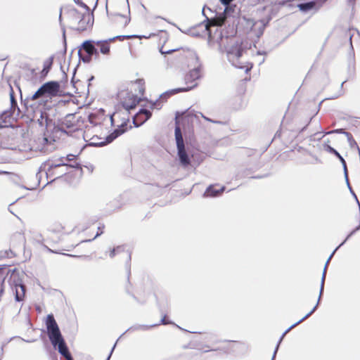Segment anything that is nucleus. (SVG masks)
<instances>
[{"mask_svg": "<svg viewBox=\"0 0 360 360\" xmlns=\"http://www.w3.org/2000/svg\"><path fill=\"white\" fill-rule=\"evenodd\" d=\"M177 328H179L180 330H182V328L180 327L179 326H177Z\"/></svg>", "mask_w": 360, "mask_h": 360, "instance_id": "50", "label": "nucleus"}, {"mask_svg": "<svg viewBox=\"0 0 360 360\" xmlns=\"http://www.w3.org/2000/svg\"><path fill=\"white\" fill-rule=\"evenodd\" d=\"M268 21L265 20H255L253 19L246 20V25L250 27V31L257 37H261L264 31Z\"/></svg>", "mask_w": 360, "mask_h": 360, "instance_id": "11", "label": "nucleus"}, {"mask_svg": "<svg viewBox=\"0 0 360 360\" xmlns=\"http://www.w3.org/2000/svg\"><path fill=\"white\" fill-rule=\"evenodd\" d=\"M201 77L200 68H194L186 74L184 77L185 86L181 88H178L175 90L176 92L188 91L197 85V80Z\"/></svg>", "mask_w": 360, "mask_h": 360, "instance_id": "7", "label": "nucleus"}, {"mask_svg": "<svg viewBox=\"0 0 360 360\" xmlns=\"http://www.w3.org/2000/svg\"><path fill=\"white\" fill-rule=\"evenodd\" d=\"M330 141L328 140L326 142H325L322 147H323V149L330 153H331L332 152H334L335 151V149L333 148H332L330 146Z\"/></svg>", "mask_w": 360, "mask_h": 360, "instance_id": "28", "label": "nucleus"}, {"mask_svg": "<svg viewBox=\"0 0 360 360\" xmlns=\"http://www.w3.org/2000/svg\"><path fill=\"white\" fill-rule=\"evenodd\" d=\"M78 119L75 114L67 115L63 122L62 127L70 131H75L77 129Z\"/></svg>", "mask_w": 360, "mask_h": 360, "instance_id": "14", "label": "nucleus"}, {"mask_svg": "<svg viewBox=\"0 0 360 360\" xmlns=\"http://www.w3.org/2000/svg\"><path fill=\"white\" fill-rule=\"evenodd\" d=\"M333 253L329 257V258L328 259V260L326 261V264H325V266L323 267V270H326L327 269V267H328V264L330 261V259H331L332 256H333Z\"/></svg>", "mask_w": 360, "mask_h": 360, "instance_id": "34", "label": "nucleus"}, {"mask_svg": "<svg viewBox=\"0 0 360 360\" xmlns=\"http://www.w3.org/2000/svg\"><path fill=\"white\" fill-rule=\"evenodd\" d=\"M132 37L133 36L129 35H119L105 39L84 41L79 49V56L84 63H90L93 58L99 60L101 56L108 58L112 55V43L117 40L124 41Z\"/></svg>", "mask_w": 360, "mask_h": 360, "instance_id": "1", "label": "nucleus"}, {"mask_svg": "<svg viewBox=\"0 0 360 360\" xmlns=\"http://www.w3.org/2000/svg\"><path fill=\"white\" fill-rule=\"evenodd\" d=\"M89 131V129H88L87 131H85V133H86V136H88Z\"/></svg>", "mask_w": 360, "mask_h": 360, "instance_id": "45", "label": "nucleus"}, {"mask_svg": "<svg viewBox=\"0 0 360 360\" xmlns=\"http://www.w3.org/2000/svg\"><path fill=\"white\" fill-rule=\"evenodd\" d=\"M154 37H159V44L161 45L160 51L162 54H170L169 60L176 65L189 67L198 62V57L195 53L190 49H167L165 43L169 41V34L164 30H159Z\"/></svg>", "mask_w": 360, "mask_h": 360, "instance_id": "2", "label": "nucleus"}, {"mask_svg": "<svg viewBox=\"0 0 360 360\" xmlns=\"http://www.w3.org/2000/svg\"><path fill=\"white\" fill-rule=\"evenodd\" d=\"M132 297H133V298H134V299L137 302H139V300L137 299V297H136L135 295H132Z\"/></svg>", "mask_w": 360, "mask_h": 360, "instance_id": "43", "label": "nucleus"}, {"mask_svg": "<svg viewBox=\"0 0 360 360\" xmlns=\"http://www.w3.org/2000/svg\"><path fill=\"white\" fill-rule=\"evenodd\" d=\"M130 18L129 15L120 13L115 14L111 18L112 25L118 29L124 28L129 22Z\"/></svg>", "mask_w": 360, "mask_h": 360, "instance_id": "13", "label": "nucleus"}, {"mask_svg": "<svg viewBox=\"0 0 360 360\" xmlns=\"http://www.w3.org/2000/svg\"><path fill=\"white\" fill-rule=\"evenodd\" d=\"M11 101H14V96H13V89L11 88Z\"/></svg>", "mask_w": 360, "mask_h": 360, "instance_id": "39", "label": "nucleus"}, {"mask_svg": "<svg viewBox=\"0 0 360 360\" xmlns=\"http://www.w3.org/2000/svg\"><path fill=\"white\" fill-rule=\"evenodd\" d=\"M51 65V62L49 63L45 64L44 67V69L42 70V72L45 73V74H47L49 72V71Z\"/></svg>", "mask_w": 360, "mask_h": 360, "instance_id": "29", "label": "nucleus"}, {"mask_svg": "<svg viewBox=\"0 0 360 360\" xmlns=\"http://www.w3.org/2000/svg\"><path fill=\"white\" fill-rule=\"evenodd\" d=\"M50 342L53 347L58 350V353L61 356H64L67 360H74L62 335L57 338H53L52 341Z\"/></svg>", "mask_w": 360, "mask_h": 360, "instance_id": "9", "label": "nucleus"}, {"mask_svg": "<svg viewBox=\"0 0 360 360\" xmlns=\"http://www.w3.org/2000/svg\"><path fill=\"white\" fill-rule=\"evenodd\" d=\"M104 228H105L104 225H102L101 226H98V231H97L96 235L92 238L88 239V240H81V242L91 241V240L95 239L96 238H97L98 236H99L100 235H101L103 233Z\"/></svg>", "mask_w": 360, "mask_h": 360, "instance_id": "27", "label": "nucleus"}, {"mask_svg": "<svg viewBox=\"0 0 360 360\" xmlns=\"http://www.w3.org/2000/svg\"><path fill=\"white\" fill-rule=\"evenodd\" d=\"M186 120H188V118L184 115L176 117L175 139L178 150V156L179 158L180 163L184 167H188L191 165L189 157L185 149L180 127V124L185 122Z\"/></svg>", "mask_w": 360, "mask_h": 360, "instance_id": "3", "label": "nucleus"}, {"mask_svg": "<svg viewBox=\"0 0 360 360\" xmlns=\"http://www.w3.org/2000/svg\"><path fill=\"white\" fill-rule=\"evenodd\" d=\"M131 91H132L134 94L138 95L139 97L143 96L146 91L144 79H137L136 81L131 82Z\"/></svg>", "mask_w": 360, "mask_h": 360, "instance_id": "16", "label": "nucleus"}, {"mask_svg": "<svg viewBox=\"0 0 360 360\" xmlns=\"http://www.w3.org/2000/svg\"><path fill=\"white\" fill-rule=\"evenodd\" d=\"M89 120L94 127L104 126L109 124V117L102 112L91 114Z\"/></svg>", "mask_w": 360, "mask_h": 360, "instance_id": "12", "label": "nucleus"}, {"mask_svg": "<svg viewBox=\"0 0 360 360\" xmlns=\"http://www.w3.org/2000/svg\"><path fill=\"white\" fill-rule=\"evenodd\" d=\"M157 305L159 308L160 312L162 314V319L160 321V323H158L159 325H167V324H174V323L172 321L166 320L167 317V311L168 309V302L167 300H165L162 302V303H160L158 300H157Z\"/></svg>", "mask_w": 360, "mask_h": 360, "instance_id": "15", "label": "nucleus"}, {"mask_svg": "<svg viewBox=\"0 0 360 360\" xmlns=\"http://www.w3.org/2000/svg\"><path fill=\"white\" fill-rule=\"evenodd\" d=\"M41 338L42 339H43V338H44V337L43 336V335H42V334L41 335Z\"/></svg>", "mask_w": 360, "mask_h": 360, "instance_id": "56", "label": "nucleus"}, {"mask_svg": "<svg viewBox=\"0 0 360 360\" xmlns=\"http://www.w3.org/2000/svg\"><path fill=\"white\" fill-rule=\"evenodd\" d=\"M158 324H152V325H141V324H136L134 326H131L124 333H122V335H124L127 332L130 330H146L149 328H153L157 326Z\"/></svg>", "mask_w": 360, "mask_h": 360, "instance_id": "22", "label": "nucleus"}, {"mask_svg": "<svg viewBox=\"0 0 360 360\" xmlns=\"http://www.w3.org/2000/svg\"><path fill=\"white\" fill-rule=\"evenodd\" d=\"M151 117V112L146 109L141 110L137 114H136L134 117V124L139 127L143 124L146 121H147Z\"/></svg>", "mask_w": 360, "mask_h": 360, "instance_id": "17", "label": "nucleus"}, {"mask_svg": "<svg viewBox=\"0 0 360 360\" xmlns=\"http://www.w3.org/2000/svg\"><path fill=\"white\" fill-rule=\"evenodd\" d=\"M226 19V17L225 13H224L219 16L209 20L207 25V29H208L210 26H221L224 23Z\"/></svg>", "mask_w": 360, "mask_h": 360, "instance_id": "20", "label": "nucleus"}, {"mask_svg": "<svg viewBox=\"0 0 360 360\" xmlns=\"http://www.w3.org/2000/svg\"><path fill=\"white\" fill-rule=\"evenodd\" d=\"M224 189V186L218 187L217 185H212L207 188L206 193L209 196L215 197L222 193Z\"/></svg>", "mask_w": 360, "mask_h": 360, "instance_id": "21", "label": "nucleus"}, {"mask_svg": "<svg viewBox=\"0 0 360 360\" xmlns=\"http://www.w3.org/2000/svg\"><path fill=\"white\" fill-rule=\"evenodd\" d=\"M177 328H179L180 330H182V328L180 327L179 326H177Z\"/></svg>", "mask_w": 360, "mask_h": 360, "instance_id": "48", "label": "nucleus"}, {"mask_svg": "<svg viewBox=\"0 0 360 360\" xmlns=\"http://www.w3.org/2000/svg\"><path fill=\"white\" fill-rule=\"evenodd\" d=\"M16 253L11 249L0 251V258H12L15 257Z\"/></svg>", "mask_w": 360, "mask_h": 360, "instance_id": "26", "label": "nucleus"}, {"mask_svg": "<svg viewBox=\"0 0 360 360\" xmlns=\"http://www.w3.org/2000/svg\"><path fill=\"white\" fill-rule=\"evenodd\" d=\"M278 350V345H276V347H275V349H274V352L271 360H274L275 359L276 355V353H277Z\"/></svg>", "mask_w": 360, "mask_h": 360, "instance_id": "32", "label": "nucleus"}, {"mask_svg": "<svg viewBox=\"0 0 360 360\" xmlns=\"http://www.w3.org/2000/svg\"><path fill=\"white\" fill-rule=\"evenodd\" d=\"M122 335H122L120 338H118V340L116 341V342H117V341H118L119 340H120V338H121Z\"/></svg>", "mask_w": 360, "mask_h": 360, "instance_id": "53", "label": "nucleus"}, {"mask_svg": "<svg viewBox=\"0 0 360 360\" xmlns=\"http://www.w3.org/2000/svg\"><path fill=\"white\" fill-rule=\"evenodd\" d=\"M339 160L344 165L345 167H346V162H345V159L342 156H340V158H339Z\"/></svg>", "mask_w": 360, "mask_h": 360, "instance_id": "37", "label": "nucleus"}, {"mask_svg": "<svg viewBox=\"0 0 360 360\" xmlns=\"http://www.w3.org/2000/svg\"><path fill=\"white\" fill-rule=\"evenodd\" d=\"M243 49L240 45L236 44L233 45L228 51V56L229 59L233 62L235 61V60L239 59V58L243 54Z\"/></svg>", "mask_w": 360, "mask_h": 360, "instance_id": "18", "label": "nucleus"}, {"mask_svg": "<svg viewBox=\"0 0 360 360\" xmlns=\"http://www.w3.org/2000/svg\"><path fill=\"white\" fill-rule=\"evenodd\" d=\"M130 275H131V271H127V277L128 281H129Z\"/></svg>", "mask_w": 360, "mask_h": 360, "instance_id": "41", "label": "nucleus"}, {"mask_svg": "<svg viewBox=\"0 0 360 360\" xmlns=\"http://www.w3.org/2000/svg\"><path fill=\"white\" fill-rule=\"evenodd\" d=\"M60 91V84L58 82L51 81L44 84L32 96L31 99L35 101L41 97L56 96Z\"/></svg>", "mask_w": 360, "mask_h": 360, "instance_id": "6", "label": "nucleus"}, {"mask_svg": "<svg viewBox=\"0 0 360 360\" xmlns=\"http://www.w3.org/2000/svg\"><path fill=\"white\" fill-rule=\"evenodd\" d=\"M129 115L127 111H117L109 117V124L115 127L112 134L114 138L122 134L128 129Z\"/></svg>", "mask_w": 360, "mask_h": 360, "instance_id": "4", "label": "nucleus"}, {"mask_svg": "<svg viewBox=\"0 0 360 360\" xmlns=\"http://www.w3.org/2000/svg\"><path fill=\"white\" fill-rule=\"evenodd\" d=\"M177 328H179L180 330H182V328L180 327L179 326H177Z\"/></svg>", "mask_w": 360, "mask_h": 360, "instance_id": "47", "label": "nucleus"}, {"mask_svg": "<svg viewBox=\"0 0 360 360\" xmlns=\"http://www.w3.org/2000/svg\"><path fill=\"white\" fill-rule=\"evenodd\" d=\"M0 270H2V269H0Z\"/></svg>", "mask_w": 360, "mask_h": 360, "instance_id": "57", "label": "nucleus"}, {"mask_svg": "<svg viewBox=\"0 0 360 360\" xmlns=\"http://www.w3.org/2000/svg\"><path fill=\"white\" fill-rule=\"evenodd\" d=\"M326 273H327V271H323V273H322L321 285H320L319 295L317 302H316V305L314 306V307H316V309L319 307V305L320 304V302H321V299L322 295L323 294L324 283H325V280H326Z\"/></svg>", "mask_w": 360, "mask_h": 360, "instance_id": "23", "label": "nucleus"}, {"mask_svg": "<svg viewBox=\"0 0 360 360\" xmlns=\"http://www.w3.org/2000/svg\"><path fill=\"white\" fill-rule=\"evenodd\" d=\"M316 311V307H314L313 309L307 313L304 317H302L301 319L291 325L289 328H288L283 333H285V335L294 327L302 323L304 320L307 319L309 316H310L314 311Z\"/></svg>", "mask_w": 360, "mask_h": 360, "instance_id": "24", "label": "nucleus"}, {"mask_svg": "<svg viewBox=\"0 0 360 360\" xmlns=\"http://www.w3.org/2000/svg\"><path fill=\"white\" fill-rule=\"evenodd\" d=\"M117 255H122L127 259H130V252L126 250V247L124 245H119L110 251L109 256L110 257L112 258Z\"/></svg>", "mask_w": 360, "mask_h": 360, "instance_id": "19", "label": "nucleus"}, {"mask_svg": "<svg viewBox=\"0 0 360 360\" xmlns=\"http://www.w3.org/2000/svg\"><path fill=\"white\" fill-rule=\"evenodd\" d=\"M21 246H22V247H23V246H24V240H22V245H21Z\"/></svg>", "mask_w": 360, "mask_h": 360, "instance_id": "46", "label": "nucleus"}, {"mask_svg": "<svg viewBox=\"0 0 360 360\" xmlns=\"http://www.w3.org/2000/svg\"><path fill=\"white\" fill-rule=\"evenodd\" d=\"M165 44H167V42H166ZM165 45H167V44H165ZM166 47H167V49H172L170 46H166Z\"/></svg>", "mask_w": 360, "mask_h": 360, "instance_id": "51", "label": "nucleus"}, {"mask_svg": "<svg viewBox=\"0 0 360 360\" xmlns=\"http://www.w3.org/2000/svg\"><path fill=\"white\" fill-rule=\"evenodd\" d=\"M285 335V333H283V334L281 335V336L280 337L278 342H277V345H278V347L280 346V344L281 343V342L283 341L284 337Z\"/></svg>", "mask_w": 360, "mask_h": 360, "instance_id": "31", "label": "nucleus"}, {"mask_svg": "<svg viewBox=\"0 0 360 360\" xmlns=\"http://www.w3.org/2000/svg\"><path fill=\"white\" fill-rule=\"evenodd\" d=\"M16 179H18V175H13Z\"/></svg>", "mask_w": 360, "mask_h": 360, "instance_id": "52", "label": "nucleus"}, {"mask_svg": "<svg viewBox=\"0 0 360 360\" xmlns=\"http://www.w3.org/2000/svg\"><path fill=\"white\" fill-rule=\"evenodd\" d=\"M233 0H220L221 3L225 6H228Z\"/></svg>", "mask_w": 360, "mask_h": 360, "instance_id": "33", "label": "nucleus"}, {"mask_svg": "<svg viewBox=\"0 0 360 360\" xmlns=\"http://www.w3.org/2000/svg\"><path fill=\"white\" fill-rule=\"evenodd\" d=\"M297 6L300 8V10L302 11H308L312 9L315 6V2L310 1V2H307V3L300 4H298Z\"/></svg>", "mask_w": 360, "mask_h": 360, "instance_id": "25", "label": "nucleus"}, {"mask_svg": "<svg viewBox=\"0 0 360 360\" xmlns=\"http://www.w3.org/2000/svg\"><path fill=\"white\" fill-rule=\"evenodd\" d=\"M11 274L9 278V284L14 292L15 300L18 302L24 300L26 286L24 285L22 279L20 278L18 271H11Z\"/></svg>", "mask_w": 360, "mask_h": 360, "instance_id": "5", "label": "nucleus"}, {"mask_svg": "<svg viewBox=\"0 0 360 360\" xmlns=\"http://www.w3.org/2000/svg\"><path fill=\"white\" fill-rule=\"evenodd\" d=\"M4 291V288L1 286L0 288V297L3 295Z\"/></svg>", "mask_w": 360, "mask_h": 360, "instance_id": "40", "label": "nucleus"}, {"mask_svg": "<svg viewBox=\"0 0 360 360\" xmlns=\"http://www.w3.org/2000/svg\"><path fill=\"white\" fill-rule=\"evenodd\" d=\"M155 297H156V301L158 300L160 303H162L163 301H165V300H167V298H162L161 300H159L158 297H157V295H155Z\"/></svg>", "mask_w": 360, "mask_h": 360, "instance_id": "38", "label": "nucleus"}, {"mask_svg": "<svg viewBox=\"0 0 360 360\" xmlns=\"http://www.w3.org/2000/svg\"><path fill=\"white\" fill-rule=\"evenodd\" d=\"M34 340H26V342H34Z\"/></svg>", "mask_w": 360, "mask_h": 360, "instance_id": "44", "label": "nucleus"}, {"mask_svg": "<svg viewBox=\"0 0 360 360\" xmlns=\"http://www.w3.org/2000/svg\"><path fill=\"white\" fill-rule=\"evenodd\" d=\"M335 132H336V133H342L343 132V129H340L333 130V131L328 132L327 134H331V133H335Z\"/></svg>", "mask_w": 360, "mask_h": 360, "instance_id": "35", "label": "nucleus"}, {"mask_svg": "<svg viewBox=\"0 0 360 360\" xmlns=\"http://www.w3.org/2000/svg\"><path fill=\"white\" fill-rule=\"evenodd\" d=\"M346 134H347V136H349V135H350V136H351V134H350L349 133H348V132H346Z\"/></svg>", "mask_w": 360, "mask_h": 360, "instance_id": "54", "label": "nucleus"}, {"mask_svg": "<svg viewBox=\"0 0 360 360\" xmlns=\"http://www.w3.org/2000/svg\"><path fill=\"white\" fill-rule=\"evenodd\" d=\"M21 272L22 274H25V271H22Z\"/></svg>", "mask_w": 360, "mask_h": 360, "instance_id": "55", "label": "nucleus"}, {"mask_svg": "<svg viewBox=\"0 0 360 360\" xmlns=\"http://www.w3.org/2000/svg\"><path fill=\"white\" fill-rule=\"evenodd\" d=\"M177 328H179L180 330H182V328L180 327L179 326H177Z\"/></svg>", "mask_w": 360, "mask_h": 360, "instance_id": "49", "label": "nucleus"}, {"mask_svg": "<svg viewBox=\"0 0 360 360\" xmlns=\"http://www.w3.org/2000/svg\"><path fill=\"white\" fill-rule=\"evenodd\" d=\"M331 153L335 155L338 158H340L341 156L340 154L336 150H335V151L332 152Z\"/></svg>", "mask_w": 360, "mask_h": 360, "instance_id": "36", "label": "nucleus"}, {"mask_svg": "<svg viewBox=\"0 0 360 360\" xmlns=\"http://www.w3.org/2000/svg\"><path fill=\"white\" fill-rule=\"evenodd\" d=\"M45 325L46 328V332L50 341L52 339L61 335V332L59 326L52 314H48L46 318Z\"/></svg>", "mask_w": 360, "mask_h": 360, "instance_id": "10", "label": "nucleus"}, {"mask_svg": "<svg viewBox=\"0 0 360 360\" xmlns=\"http://www.w3.org/2000/svg\"><path fill=\"white\" fill-rule=\"evenodd\" d=\"M116 345H117V342H115V343L114 344V345H113V347H112V349H111V350H110V354H108V357H107L106 360H110V357H111V356H112V352H113V351H114V349H115V347H116Z\"/></svg>", "mask_w": 360, "mask_h": 360, "instance_id": "30", "label": "nucleus"}, {"mask_svg": "<svg viewBox=\"0 0 360 360\" xmlns=\"http://www.w3.org/2000/svg\"><path fill=\"white\" fill-rule=\"evenodd\" d=\"M120 97V103L127 111L136 108L141 100V97L134 94L131 90L122 91Z\"/></svg>", "mask_w": 360, "mask_h": 360, "instance_id": "8", "label": "nucleus"}, {"mask_svg": "<svg viewBox=\"0 0 360 360\" xmlns=\"http://www.w3.org/2000/svg\"><path fill=\"white\" fill-rule=\"evenodd\" d=\"M252 68V65L250 67H246L245 72H248Z\"/></svg>", "mask_w": 360, "mask_h": 360, "instance_id": "42", "label": "nucleus"}]
</instances>
